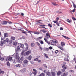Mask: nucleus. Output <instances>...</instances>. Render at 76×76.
<instances>
[{"label":"nucleus","instance_id":"59","mask_svg":"<svg viewBox=\"0 0 76 76\" xmlns=\"http://www.w3.org/2000/svg\"><path fill=\"white\" fill-rule=\"evenodd\" d=\"M46 51H49V48H46Z\"/></svg>","mask_w":76,"mask_h":76},{"label":"nucleus","instance_id":"5","mask_svg":"<svg viewBox=\"0 0 76 76\" xmlns=\"http://www.w3.org/2000/svg\"><path fill=\"white\" fill-rule=\"evenodd\" d=\"M25 45L26 46V48H25V50L27 51L28 50V47H29V45L26 43H24Z\"/></svg>","mask_w":76,"mask_h":76},{"label":"nucleus","instance_id":"58","mask_svg":"<svg viewBox=\"0 0 76 76\" xmlns=\"http://www.w3.org/2000/svg\"><path fill=\"white\" fill-rule=\"evenodd\" d=\"M40 1H38L37 2L36 4V5H37V4H38V3H39Z\"/></svg>","mask_w":76,"mask_h":76},{"label":"nucleus","instance_id":"48","mask_svg":"<svg viewBox=\"0 0 76 76\" xmlns=\"http://www.w3.org/2000/svg\"><path fill=\"white\" fill-rule=\"evenodd\" d=\"M21 54L22 56H23V55H24V51H23L21 53Z\"/></svg>","mask_w":76,"mask_h":76},{"label":"nucleus","instance_id":"9","mask_svg":"<svg viewBox=\"0 0 76 76\" xmlns=\"http://www.w3.org/2000/svg\"><path fill=\"white\" fill-rule=\"evenodd\" d=\"M24 64H28V61L26 59L24 60L23 62Z\"/></svg>","mask_w":76,"mask_h":76},{"label":"nucleus","instance_id":"62","mask_svg":"<svg viewBox=\"0 0 76 76\" xmlns=\"http://www.w3.org/2000/svg\"><path fill=\"white\" fill-rule=\"evenodd\" d=\"M41 60H38V63H41Z\"/></svg>","mask_w":76,"mask_h":76},{"label":"nucleus","instance_id":"37","mask_svg":"<svg viewBox=\"0 0 76 76\" xmlns=\"http://www.w3.org/2000/svg\"><path fill=\"white\" fill-rule=\"evenodd\" d=\"M58 53H59V51H58V50H57L55 51V53L56 54H57Z\"/></svg>","mask_w":76,"mask_h":76},{"label":"nucleus","instance_id":"1","mask_svg":"<svg viewBox=\"0 0 76 76\" xmlns=\"http://www.w3.org/2000/svg\"><path fill=\"white\" fill-rule=\"evenodd\" d=\"M50 44L52 45H56V44H57V40L56 39L52 40L50 41Z\"/></svg>","mask_w":76,"mask_h":76},{"label":"nucleus","instance_id":"32","mask_svg":"<svg viewBox=\"0 0 76 76\" xmlns=\"http://www.w3.org/2000/svg\"><path fill=\"white\" fill-rule=\"evenodd\" d=\"M4 59V58H2L1 56H0V60H1V61H3Z\"/></svg>","mask_w":76,"mask_h":76},{"label":"nucleus","instance_id":"47","mask_svg":"<svg viewBox=\"0 0 76 76\" xmlns=\"http://www.w3.org/2000/svg\"><path fill=\"white\" fill-rule=\"evenodd\" d=\"M9 44H12V40H10L9 41Z\"/></svg>","mask_w":76,"mask_h":76},{"label":"nucleus","instance_id":"2","mask_svg":"<svg viewBox=\"0 0 76 76\" xmlns=\"http://www.w3.org/2000/svg\"><path fill=\"white\" fill-rule=\"evenodd\" d=\"M62 68H63L61 69V71L62 72H64L66 69H67V66L64 65L62 67Z\"/></svg>","mask_w":76,"mask_h":76},{"label":"nucleus","instance_id":"29","mask_svg":"<svg viewBox=\"0 0 76 76\" xmlns=\"http://www.w3.org/2000/svg\"><path fill=\"white\" fill-rule=\"evenodd\" d=\"M46 35L47 37H49L50 38V34L49 33H48L46 34Z\"/></svg>","mask_w":76,"mask_h":76},{"label":"nucleus","instance_id":"49","mask_svg":"<svg viewBox=\"0 0 76 76\" xmlns=\"http://www.w3.org/2000/svg\"><path fill=\"white\" fill-rule=\"evenodd\" d=\"M23 66L24 67H26V65L25 64H23Z\"/></svg>","mask_w":76,"mask_h":76},{"label":"nucleus","instance_id":"52","mask_svg":"<svg viewBox=\"0 0 76 76\" xmlns=\"http://www.w3.org/2000/svg\"><path fill=\"white\" fill-rule=\"evenodd\" d=\"M49 49L50 50H52V49H53V48L51 46H50L49 47Z\"/></svg>","mask_w":76,"mask_h":76},{"label":"nucleus","instance_id":"54","mask_svg":"<svg viewBox=\"0 0 76 76\" xmlns=\"http://www.w3.org/2000/svg\"><path fill=\"white\" fill-rule=\"evenodd\" d=\"M22 33H24V34H25L26 35H28L27 33H26V32H25L22 31Z\"/></svg>","mask_w":76,"mask_h":76},{"label":"nucleus","instance_id":"51","mask_svg":"<svg viewBox=\"0 0 76 76\" xmlns=\"http://www.w3.org/2000/svg\"><path fill=\"white\" fill-rule=\"evenodd\" d=\"M37 45H38V46H39V47H40V46L41 45H40V43H39L38 42H37Z\"/></svg>","mask_w":76,"mask_h":76},{"label":"nucleus","instance_id":"60","mask_svg":"<svg viewBox=\"0 0 76 76\" xmlns=\"http://www.w3.org/2000/svg\"><path fill=\"white\" fill-rule=\"evenodd\" d=\"M6 40H4L3 41V43L4 44H6Z\"/></svg>","mask_w":76,"mask_h":76},{"label":"nucleus","instance_id":"41","mask_svg":"<svg viewBox=\"0 0 76 76\" xmlns=\"http://www.w3.org/2000/svg\"><path fill=\"white\" fill-rule=\"evenodd\" d=\"M59 48H60L61 50H63V48H61L60 46L58 47Z\"/></svg>","mask_w":76,"mask_h":76},{"label":"nucleus","instance_id":"22","mask_svg":"<svg viewBox=\"0 0 76 76\" xmlns=\"http://www.w3.org/2000/svg\"><path fill=\"white\" fill-rule=\"evenodd\" d=\"M64 60H65V61H69V60L67 58L65 57L64 58Z\"/></svg>","mask_w":76,"mask_h":76},{"label":"nucleus","instance_id":"13","mask_svg":"<svg viewBox=\"0 0 76 76\" xmlns=\"http://www.w3.org/2000/svg\"><path fill=\"white\" fill-rule=\"evenodd\" d=\"M8 34L7 33H5L4 34V38H6L8 37Z\"/></svg>","mask_w":76,"mask_h":76},{"label":"nucleus","instance_id":"27","mask_svg":"<svg viewBox=\"0 0 76 76\" xmlns=\"http://www.w3.org/2000/svg\"><path fill=\"white\" fill-rule=\"evenodd\" d=\"M72 3L73 4V7H74V9H76V5H75V3H74V2H72Z\"/></svg>","mask_w":76,"mask_h":76},{"label":"nucleus","instance_id":"12","mask_svg":"<svg viewBox=\"0 0 76 76\" xmlns=\"http://www.w3.org/2000/svg\"><path fill=\"white\" fill-rule=\"evenodd\" d=\"M17 29H18V30L21 31H24L23 30V28H21L20 27L17 28Z\"/></svg>","mask_w":76,"mask_h":76},{"label":"nucleus","instance_id":"25","mask_svg":"<svg viewBox=\"0 0 76 76\" xmlns=\"http://www.w3.org/2000/svg\"><path fill=\"white\" fill-rule=\"evenodd\" d=\"M35 44L34 43H31V47H34L35 46Z\"/></svg>","mask_w":76,"mask_h":76},{"label":"nucleus","instance_id":"17","mask_svg":"<svg viewBox=\"0 0 76 76\" xmlns=\"http://www.w3.org/2000/svg\"><path fill=\"white\" fill-rule=\"evenodd\" d=\"M59 19H60V17H57L56 18V21L55 22H58V20H59Z\"/></svg>","mask_w":76,"mask_h":76},{"label":"nucleus","instance_id":"33","mask_svg":"<svg viewBox=\"0 0 76 76\" xmlns=\"http://www.w3.org/2000/svg\"><path fill=\"white\" fill-rule=\"evenodd\" d=\"M52 4L54 6H57L58 5L57 4L54 2H52Z\"/></svg>","mask_w":76,"mask_h":76},{"label":"nucleus","instance_id":"19","mask_svg":"<svg viewBox=\"0 0 76 76\" xmlns=\"http://www.w3.org/2000/svg\"><path fill=\"white\" fill-rule=\"evenodd\" d=\"M40 32H42L43 33H45L46 32V31L45 29L41 30H40Z\"/></svg>","mask_w":76,"mask_h":76},{"label":"nucleus","instance_id":"34","mask_svg":"<svg viewBox=\"0 0 76 76\" xmlns=\"http://www.w3.org/2000/svg\"><path fill=\"white\" fill-rule=\"evenodd\" d=\"M20 50V47L19 46H18L17 47L16 49V51H19Z\"/></svg>","mask_w":76,"mask_h":76},{"label":"nucleus","instance_id":"31","mask_svg":"<svg viewBox=\"0 0 76 76\" xmlns=\"http://www.w3.org/2000/svg\"><path fill=\"white\" fill-rule=\"evenodd\" d=\"M66 21L67 22H69V23H70V22H71L72 21V20L69 19H67L66 20Z\"/></svg>","mask_w":76,"mask_h":76},{"label":"nucleus","instance_id":"30","mask_svg":"<svg viewBox=\"0 0 76 76\" xmlns=\"http://www.w3.org/2000/svg\"><path fill=\"white\" fill-rule=\"evenodd\" d=\"M15 66L16 67H20V65L18 64L17 65H16Z\"/></svg>","mask_w":76,"mask_h":76},{"label":"nucleus","instance_id":"3","mask_svg":"<svg viewBox=\"0 0 76 76\" xmlns=\"http://www.w3.org/2000/svg\"><path fill=\"white\" fill-rule=\"evenodd\" d=\"M33 71L34 72L33 73L34 74H31L30 75L31 76H34V75L35 76V75H37V70L34 69H33Z\"/></svg>","mask_w":76,"mask_h":76},{"label":"nucleus","instance_id":"53","mask_svg":"<svg viewBox=\"0 0 76 76\" xmlns=\"http://www.w3.org/2000/svg\"><path fill=\"white\" fill-rule=\"evenodd\" d=\"M76 10V9L75 8L72 10V12H75Z\"/></svg>","mask_w":76,"mask_h":76},{"label":"nucleus","instance_id":"40","mask_svg":"<svg viewBox=\"0 0 76 76\" xmlns=\"http://www.w3.org/2000/svg\"><path fill=\"white\" fill-rule=\"evenodd\" d=\"M45 26V25H40V26L42 27V28H44V26Z\"/></svg>","mask_w":76,"mask_h":76},{"label":"nucleus","instance_id":"4","mask_svg":"<svg viewBox=\"0 0 76 76\" xmlns=\"http://www.w3.org/2000/svg\"><path fill=\"white\" fill-rule=\"evenodd\" d=\"M31 53V51H27L26 52H25L24 53V56H29Z\"/></svg>","mask_w":76,"mask_h":76},{"label":"nucleus","instance_id":"15","mask_svg":"<svg viewBox=\"0 0 76 76\" xmlns=\"http://www.w3.org/2000/svg\"><path fill=\"white\" fill-rule=\"evenodd\" d=\"M52 73V75L53 76H56V73L55 72L52 71L51 72Z\"/></svg>","mask_w":76,"mask_h":76},{"label":"nucleus","instance_id":"10","mask_svg":"<svg viewBox=\"0 0 76 76\" xmlns=\"http://www.w3.org/2000/svg\"><path fill=\"white\" fill-rule=\"evenodd\" d=\"M53 22L55 23H56L58 26H60V24H59V23L58 22V21H53Z\"/></svg>","mask_w":76,"mask_h":76},{"label":"nucleus","instance_id":"56","mask_svg":"<svg viewBox=\"0 0 76 76\" xmlns=\"http://www.w3.org/2000/svg\"><path fill=\"white\" fill-rule=\"evenodd\" d=\"M72 18L74 20H76V19L75 18H74L73 17H72Z\"/></svg>","mask_w":76,"mask_h":76},{"label":"nucleus","instance_id":"45","mask_svg":"<svg viewBox=\"0 0 76 76\" xmlns=\"http://www.w3.org/2000/svg\"><path fill=\"white\" fill-rule=\"evenodd\" d=\"M48 25L49 27H50V28H51L52 27V25H51L50 24H49Z\"/></svg>","mask_w":76,"mask_h":76},{"label":"nucleus","instance_id":"26","mask_svg":"<svg viewBox=\"0 0 76 76\" xmlns=\"http://www.w3.org/2000/svg\"><path fill=\"white\" fill-rule=\"evenodd\" d=\"M32 59V56L31 55H30L28 56V60H31Z\"/></svg>","mask_w":76,"mask_h":76},{"label":"nucleus","instance_id":"20","mask_svg":"<svg viewBox=\"0 0 76 76\" xmlns=\"http://www.w3.org/2000/svg\"><path fill=\"white\" fill-rule=\"evenodd\" d=\"M13 45L15 46H16L17 45V42L16 41L13 42Z\"/></svg>","mask_w":76,"mask_h":76},{"label":"nucleus","instance_id":"57","mask_svg":"<svg viewBox=\"0 0 76 76\" xmlns=\"http://www.w3.org/2000/svg\"><path fill=\"white\" fill-rule=\"evenodd\" d=\"M46 42H47V44H50V42L47 41Z\"/></svg>","mask_w":76,"mask_h":76},{"label":"nucleus","instance_id":"28","mask_svg":"<svg viewBox=\"0 0 76 76\" xmlns=\"http://www.w3.org/2000/svg\"><path fill=\"white\" fill-rule=\"evenodd\" d=\"M61 46H62V47H63V45H65V43H64V42H61Z\"/></svg>","mask_w":76,"mask_h":76},{"label":"nucleus","instance_id":"46","mask_svg":"<svg viewBox=\"0 0 76 76\" xmlns=\"http://www.w3.org/2000/svg\"><path fill=\"white\" fill-rule=\"evenodd\" d=\"M40 44H44V42H43V41L41 40L40 42Z\"/></svg>","mask_w":76,"mask_h":76},{"label":"nucleus","instance_id":"24","mask_svg":"<svg viewBox=\"0 0 76 76\" xmlns=\"http://www.w3.org/2000/svg\"><path fill=\"white\" fill-rule=\"evenodd\" d=\"M7 65L8 66L10 67V63L9 62H7Z\"/></svg>","mask_w":76,"mask_h":76},{"label":"nucleus","instance_id":"61","mask_svg":"<svg viewBox=\"0 0 76 76\" xmlns=\"http://www.w3.org/2000/svg\"><path fill=\"white\" fill-rule=\"evenodd\" d=\"M13 63H15V61H16V60L14 59V60H13Z\"/></svg>","mask_w":76,"mask_h":76},{"label":"nucleus","instance_id":"50","mask_svg":"<svg viewBox=\"0 0 76 76\" xmlns=\"http://www.w3.org/2000/svg\"><path fill=\"white\" fill-rule=\"evenodd\" d=\"M56 13H58V14H60V13H62V12H56Z\"/></svg>","mask_w":76,"mask_h":76},{"label":"nucleus","instance_id":"23","mask_svg":"<svg viewBox=\"0 0 76 76\" xmlns=\"http://www.w3.org/2000/svg\"><path fill=\"white\" fill-rule=\"evenodd\" d=\"M44 56V57H45L46 58H48V55H47V54L45 53H44L43 54Z\"/></svg>","mask_w":76,"mask_h":76},{"label":"nucleus","instance_id":"21","mask_svg":"<svg viewBox=\"0 0 76 76\" xmlns=\"http://www.w3.org/2000/svg\"><path fill=\"white\" fill-rule=\"evenodd\" d=\"M46 74L48 76H50L51 75V73L49 72H46Z\"/></svg>","mask_w":76,"mask_h":76},{"label":"nucleus","instance_id":"44","mask_svg":"<svg viewBox=\"0 0 76 76\" xmlns=\"http://www.w3.org/2000/svg\"><path fill=\"white\" fill-rule=\"evenodd\" d=\"M69 72L71 73H74V71L73 70H69Z\"/></svg>","mask_w":76,"mask_h":76},{"label":"nucleus","instance_id":"11","mask_svg":"<svg viewBox=\"0 0 76 76\" xmlns=\"http://www.w3.org/2000/svg\"><path fill=\"white\" fill-rule=\"evenodd\" d=\"M11 39L14 41V40L16 39V38L14 36H11Z\"/></svg>","mask_w":76,"mask_h":76},{"label":"nucleus","instance_id":"42","mask_svg":"<svg viewBox=\"0 0 76 76\" xmlns=\"http://www.w3.org/2000/svg\"><path fill=\"white\" fill-rule=\"evenodd\" d=\"M34 60L35 61H38V58H36L34 59Z\"/></svg>","mask_w":76,"mask_h":76},{"label":"nucleus","instance_id":"55","mask_svg":"<svg viewBox=\"0 0 76 76\" xmlns=\"http://www.w3.org/2000/svg\"><path fill=\"white\" fill-rule=\"evenodd\" d=\"M1 73L3 74L4 73V71H1Z\"/></svg>","mask_w":76,"mask_h":76},{"label":"nucleus","instance_id":"63","mask_svg":"<svg viewBox=\"0 0 76 76\" xmlns=\"http://www.w3.org/2000/svg\"><path fill=\"white\" fill-rule=\"evenodd\" d=\"M60 30H63V28L62 27L60 28Z\"/></svg>","mask_w":76,"mask_h":76},{"label":"nucleus","instance_id":"38","mask_svg":"<svg viewBox=\"0 0 76 76\" xmlns=\"http://www.w3.org/2000/svg\"><path fill=\"white\" fill-rule=\"evenodd\" d=\"M7 23H8L9 24H12V23H13L11 21H7Z\"/></svg>","mask_w":76,"mask_h":76},{"label":"nucleus","instance_id":"8","mask_svg":"<svg viewBox=\"0 0 76 76\" xmlns=\"http://www.w3.org/2000/svg\"><path fill=\"white\" fill-rule=\"evenodd\" d=\"M67 75H68V72H64L63 73V74L61 75V76H67Z\"/></svg>","mask_w":76,"mask_h":76},{"label":"nucleus","instance_id":"39","mask_svg":"<svg viewBox=\"0 0 76 76\" xmlns=\"http://www.w3.org/2000/svg\"><path fill=\"white\" fill-rule=\"evenodd\" d=\"M23 60H24V58L23 57H21L20 59V60H21V61H23Z\"/></svg>","mask_w":76,"mask_h":76},{"label":"nucleus","instance_id":"16","mask_svg":"<svg viewBox=\"0 0 76 76\" xmlns=\"http://www.w3.org/2000/svg\"><path fill=\"white\" fill-rule=\"evenodd\" d=\"M57 75L58 76H60V75H61V71H58L57 73Z\"/></svg>","mask_w":76,"mask_h":76},{"label":"nucleus","instance_id":"18","mask_svg":"<svg viewBox=\"0 0 76 76\" xmlns=\"http://www.w3.org/2000/svg\"><path fill=\"white\" fill-rule=\"evenodd\" d=\"M0 45H1V46L3 45V41H1L0 42Z\"/></svg>","mask_w":76,"mask_h":76},{"label":"nucleus","instance_id":"7","mask_svg":"<svg viewBox=\"0 0 76 76\" xmlns=\"http://www.w3.org/2000/svg\"><path fill=\"white\" fill-rule=\"evenodd\" d=\"M12 58H13V57H8L7 59H6V61H7V60H9V61H10L12 60Z\"/></svg>","mask_w":76,"mask_h":76},{"label":"nucleus","instance_id":"6","mask_svg":"<svg viewBox=\"0 0 76 76\" xmlns=\"http://www.w3.org/2000/svg\"><path fill=\"white\" fill-rule=\"evenodd\" d=\"M1 24L2 25H7V21H3L1 22Z\"/></svg>","mask_w":76,"mask_h":76},{"label":"nucleus","instance_id":"43","mask_svg":"<svg viewBox=\"0 0 76 76\" xmlns=\"http://www.w3.org/2000/svg\"><path fill=\"white\" fill-rule=\"evenodd\" d=\"M43 66L44 67H45V68H47V65H46V64H44Z\"/></svg>","mask_w":76,"mask_h":76},{"label":"nucleus","instance_id":"14","mask_svg":"<svg viewBox=\"0 0 76 76\" xmlns=\"http://www.w3.org/2000/svg\"><path fill=\"white\" fill-rule=\"evenodd\" d=\"M62 37H64V38H65V39H70V38H69V37H66V36H65L64 35H62Z\"/></svg>","mask_w":76,"mask_h":76},{"label":"nucleus","instance_id":"64","mask_svg":"<svg viewBox=\"0 0 76 76\" xmlns=\"http://www.w3.org/2000/svg\"><path fill=\"white\" fill-rule=\"evenodd\" d=\"M34 34H39V33H38V32H35L34 33Z\"/></svg>","mask_w":76,"mask_h":76},{"label":"nucleus","instance_id":"36","mask_svg":"<svg viewBox=\"0 0 76 76\" xmlns=\"http://www.w3.org/2000/svg\"><path fill=\"white\" fill-rule=\"evenodd\" d=\"M24 46V45L23 44H21V46H20L21 48H23Z\"/></svg>","mask_w":76,"mask_h":76},{"label":"nucleus","instance_id":"35","mask_svg":"<svg viewBox=\"0 0 76 76\" xmlns=\"http://www.w3.org/2000/svg\"><path fill=\"white\" fill-rule=\"evenodd\" d=\"M5 41H6V42H7V43L8 42H9V39L6 38V39Z\"/></svg>","mask_w":76,"mask_h":76}]
</instances>
